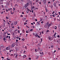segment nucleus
<instances>
[{"label": "nucleus", "instance_id": "obj_5", "mask_svg": "<svg viewBox=\"0 0 60 60\" xmlns=\"http://www.w3.org/2000/svg\"><path fill=\"white\" fill-rule=\"evenodd\" d=\"M47 25L48 27H50V24L49 23V22L47 23Z\"/></svg>", "mask_w": 60, "mask_h": 60}, {"label": "nucleus", "instance_id": "obj_17", "mask_svg": "<svg viewBox=\"0 0 60 60\" xmlns=\"http://www.w3.org/2000/svg\"><path fill=\"white\" fill-rule=\"evenodd\" d=\"M30 31H33V29H31L30 30Z\"/></svg>", "mask_w": 60, "mask_h": 60}, {"label": "nucleus", "instance_id": "obj_54", "mask_svg": "<svg viewBox=\"0 0 60 60\" xmlns=\"http://www.w3.org/2000/svg\"><path fill=\"white\" fill-rule=\"evenodd\" d=\"M6 49H7V50H8V47H7V48H6Z\"/></svg>", "mask_w": 60, "mask_h": 60}, {"label": "nucleus", "instance_id": "obj_34", "mask_svg": "<svg viewBox=\"0 0 60 60\" xmlns=\"http://www.w3.org/2000/svg\"><path fill=\"white\" fill-rule=\"evenodd\" d=\"M38 38H41V36H39V35L38 36Z\"/></svg>", "mask_w": 60, "mask_h": 60}, {"label": "nucleus", "instance_id": "obj_64", "mask_svg": "<svg viewBox=\"0 0 60 60\" xmlns=\"http://www.w3.org/2000/svg\"><path fill=\"white\" fill-rule=\"evenodd\" d=\"M8 10L9 11H10V8L9 9V8H8Z\"/></svg>", "mask_w": 60, "mask_h": 60}, {"label": "nucleus", "instance_id": "obj_60", "mask_svg": "<svg viewBox=\"0 0 60 60\" xmlns=\"http://www.w3.org/2000/svg\"><path fill=\"white\" fill-rule=\"evenodd\" d=\"M55 52H56V50H55L54 51V53H55Z\"/></svg>", "mask_w": 60, "mask_h": 60}, {"label": "nucleus", "instance_id": "obj_11", "mask_svg": "<svg viewBox=\"0 0 60 60\" xmlns=\"http://www.w3.org/2000/svg\"><path fill=\"white\" fill-rule=\"evenodd\" d=\"M53 5L54 6H55L56 5V4L54 2Z\"/></svg>", "mask_w": 60, "mask_h": 60}, {"label": "nucleus", "instance_id": "obj_20", "mask_svg": "<svg viewBox=\"0 0 60 60\" xmlns=\"http://www.w3.org/2000/svg\"><path fill=\"white\" fill-rule=\"evenodd\" d=\"M4 41H5V38H3Z\"/></svg>", "mask_w": 60, "mask_h": 60}, {"label": "nucleus", "instance_id": "obj_40", "mask_svg": "<svg viewBox=\"0 0 60 60\" xmlns=\"http://www.w3.org/2000/svg\"><path fill=\"white\" fill-rule=\"evenodd\" d=\"M18 33H20V31H19V30H18Z\"/></svg>", "mask_w": 60, "mask_h": 60}, {"label": "nucleus", "instance_id": "obj_56", "mask_svg": "<svg viewBox=\"0 0 60 60\" xmlns=\"http://www.w3.org/2000/svg\"><path fill=\"white\" fill-rule=\"evenodd\" d=\"M16 38V39H19V37H18Z\"/></svg>", "mask_w": 60, "mask_h": 60}, {"label": "nucleus", "instance_id": "obj_59", "mask_svg": "<svg viewBox=\"0 0 60 60\" xmlns=\"http://www.w3.org/2000/svg\"><path fill=\"white\" fill-rule=\"evenodd\" d=\"M26 13H28V12H29V11H26Z\"/></svg>", "mask_w": 60, "mask_h": 60}, {"label": "nucleus", "instance_id": "obj_12", "mask_svg": "<svg viewBox=\"0 0 60 60\" xmlns=\"http://www.w3.org/2000/svg\"><path fill=\"white\" fill-rule=\"evenodd\" d=\"M50 7L51 8V9H52V8L53 7V5L51 6H50Z\"/></svg>", "mask_w": 60, "mask_h": 60}, {"label": "nucleus", "instance_id": "obj_27", "mask_svg": "<svg viewBox=\"0 0 60 60\" xmlns=\"http://www.w3.org/2000/svg\"><path fill=\"white\" fill-rule=\"evenodd\" d=\"M40 54H43V52H42V53H41V52H40Z\"/></svg>", "mask_w": 60, "mask_h": 60}, {"label": "nucleus", "instance_id": "obj_4", "mask_svg": "<svg viewBox=\"0 0 60 60\" xmlns=\"http://www.w3.org/2000/svg\"><path fill=\"white\" fill-rule=\"evenodd\" d=\"M15 49H16V51H19V48L18 47H15Z\"/></svg>", "mask_w": 60, "mask_h": 60}, {"label": "nucleus", "instance_id": "obj_39", "mask_svg": "<svg viewBox=\"0 0 60 60\" xmlns=\"http://www.w3.org/2000/svg\"><path fill=\"white\" fill-rule=\"evenodd\" d=\"M13 54H11V56H13Z\"/></svg>", "mask_w": 60, "mask_h": 60}, {"label": "nucleus", "instance_id": "obj_19", "mask_svg": "<svg viewBox=\"0 0 60 60\" xmlns=\"http://www.w3.org/2000/svg\"><path fill=\"white\" fill-rule=\"evenodd\" d=\"M36 9H37V10H38V9L37 8H35V10H36Z\"/></svg>", "mask_w": 60, "mask_h": 60}, {"label": "nucleus", "instance_id": "obj_41", "mask_svg": "<svg viewBox=\"0 0 60 60\" xmlns=\"http://www.w3.org/2000/svg\"><path fill=\"white\" fill-rule=\"evenodd\" d=\"M1 58H2V59H4V57H2Z\"/></svg>", "mask_w": 60, "mask_h": 60}, {"label": "nucleus", "instance_id": "obj_14", "mask_svg": "<svg viewBox=\"0 0 60 60\" xmlns=\"http://www.w3.org/2000/svg\"><path fill=\"white\" fill-rule=\"evenodd\" d=\"M34 18H35L34 17H32V19H33V20H34V19H35Z\"/></svg>", "mask_w": 60, "mask_h": 60}, {"label": "nucleus", "instance_id": "obj_55", "mask_svg": "<svg viewBox=\"0 0 60 60\" xmlns=\"http://www.w3.org/2000/svg\"><path fill=\"white\" fill-rule=\"evenodd\" d=\"M8 25H10V24L9 23V22H8Z\"/></svg>", "mask_w": 60, "mask_h": 60}, {"label": "nucleus", "instance_id": "obj_52", "mask_svg": "<svg viewBox=\"0 0 60 60\" xmlns=\"http://www.w3.org/2000/svg\"><path fill=\"white\" fill-rule=\"evenodd\" d=\"M7 60H10V59H8V58H7Z\"/></svg>", "mask_w": 60, "mask_h": 60}, {"label": "nucleus", "instance_id": "obj_45", "mask_svg": "<svg viewBox=\"0 0 60 60\" xmlns=\"http://www.w3.org/2000/svg\"><path fill=\"white\" fill-rule=\"evenodd\" d=\"M25 49H27V47L26 46H25Z\"/></svg>", "mask_w": 60, "mask_h": 60}, {"label": "nucleus", "instance_id": "obj_10", "mask_svg": "<svg viewBox=\"0 0 60 60\" xmlns=\"http://www.w3.org/2000/svg\"><path fill=\"white\" fill-rule=\"evenodd\" d=\"M26 57V56L25 55H24L23 56V58H25V57Z\"/></svg>", "mask_w": 60, "mask_h": 60}, {"label": "nucleus", "instance_id": "obj_58", "mask_svg": "<svg viewBox=\"0 0 60 60\" xmlns=\"http://www.w3.org/2000/svg\"><path fill=\"white\" fill-rule=\"evenodd\" d=\"M6 11H7V12L8 11V10H7V9H6Z\"/></svg>", "mask_w": 60, "mask_h": 60}, {"label": "nucleus", "instance_id": "obj_6", "mask_svg": "<svg viewBox=\"0 0 60 60\" xmlns=\"http://www.w3.org/2000/svg\"><path fill=\"white\" fill-rule=\"evenodd\" d=\"M46 2H47L46 0H44L43 2L44 3V4H46Z\"/></svg>", "mask_w": 60, "mask_h": 60}, {"label": "nucleus", "instance_id": "obj_42", "mask_svg": "<svg viewBox=\"0 0 60 60\" xmlns=\"http://www.w3.org/2000/svg\"><path fill=\"white\" fill-rule=\"evenodd\" d=\"M8 35H10V34H8Z\"/></svg>", "mask_w": 60, "mask_h": 60}, {"label": "nucleus", "instance_id": "obj_9", "mask_svg": "<svg viewBox=\"0 0 60 60\" xmlns=\"http://www.w3.org/2000/svg\"><path fill=\"white\" fill-rule=\"evenodd\" d=\"M46 7H45V11H46V12H48V9H47V8H46Z\"/></svg>", "mask_w": 60, "mask_h": 60}, {"label": "nucleus", "instance_id": "obj_2", "mask_svg": "<svg viewBox=\"0 0 60 60\" xmlns=\"http://www.w3.org/2000/svg\"><path fill=\"white\" fill-rule=\"evenodd\" d=\"M15 46V43H12V44L11 45V47L13 48Z\"/></svg>", "mask_w": 60, "mask_h": 60}, {"label": "nucleus", "instance_id": "obj_46", "mask_svg": "<svg viewBox=\"0 0 60 60\" xmlns=\"http://www.w3.org/2000/svg\"><path fill=\"white\" fill-rule=\"evenodd\" d=\"M19 38V40H21V39L20 38Z\"/></svg>", "mask_w": 60, "mask_h": 60}, {"label": "nucleus", "instance_id": "obj_21", "mask_svg": "<svg viewBox=\"0 0 60 60\" xmlns=\"http://www.w3.org/2000/svg\"><path fill=\"white\" fill-rule=\"evenodd\" d=\"M51 48H53V47H54V45H52L51 46Z\"/></svg>", "mask_w": 60, "mask_h": 60}, {"label": "nucleus", "instance_id": "obj_26", "mask_svg": "<svg viewBox=\"0 0 60 60\" xmlns=\"http://www.w3.org/2000/svg\"><path fill=\"white\" fill-rule=\"evenodd\" d=\"M8 36H7L6 37H5L6 38H8Z\"/></svg>", "mask_w": 60, "mask_h": 60}, {"label": "nucleus", "instance_id": "obj_8", "mask_svg": "<svg viewBox=\"0 0 60 60\" xmlns=\"http://www.w3.org/2000/svg\"><path fill=\"white\" fill-rule=\"evenodd\" d=\"M37 23L38 24V25H40V21H38L37 22Z\"/></svg>", "mask_w": 60, "mask_h": 60}, {"label": "nucleus", "instance_id": "obj_23", "mask_svg": "<svg viewBox=\"0 0 60 60\" xmlns=\"http://www.w3.org/2000/svg\"><path fill=\"white\" fill-rule=\"evenodd\" d=\"M19 41V40H18L17 39L16 40V42H18Z\"/></svg>", "mask_w": 60, "mask_h": 60}, {"label": "nucleus", "instance_id": "obj_30", "mask_svg": "<svg viewBox=\"0 0 60 60\" xmlns=\"http://www.w3.org/2000/svg\"><path fill=\"white\" fill-rule=\"evenodd\" d=\"M57 37L58 38H60V37H59V35H58Z\"/></svg>", "mask_w": 60, "mask_h": 60}, {"label": "nucleus", "instance_id": "obj_61", "mask_svg": "<svg viewBox=\"0 0 60 60\" xmlns=\"http://www.w3.org/2000/svg\"><path fill=\"white\" fill-rule=\"evenodd\" d=\"M59 15H60V12H59Z\"/></svg>", "mask_w": 60, "mask_h": 60}, {"label": "nucleus", "instance_id": "obj_48", "mask_svg": "<svg viewBox=\"0 0 60 60\" xmlns=\"http://www.w3.org/2000/svg\"><path fill=\"white\" fill-rule=\"evenodd\" d=\"M41 42H42V38H41Z\"/></svg>", "mask_w": 60, "mask_h": 60}, {"label": "nucleus", "instance_id": "obj_31", "mask_svg": "<svg viewBox=\"0 0 60 60\" xmlns=\"http://www.w3.org/2000/svg\"><path fill=\"white\" fill-rule=\"evenodd\" d=\"M29 60H30L31 59V58H29Z\"/></svg>", "mask_w": 60, "mask_h": 60}, {"label": "nucleus", "instance_id": "obj_49", "mask_svg": "<svg viewBox=\"0 0 60 60\" xmlns=\"http://www.w3.org/2000/svg\"><path fill=\"white\" fill-rule=\"evenodd\" d=\"M31 25H34V23H31Z\"/></svg>", "mask_w": 60, "mask_h": 60}, {"label": "nucleus", "instance_id": "obj_53", "mask_svg": "<svg viewBox=\"0 0 60 60\" xmlns=\"http://www.w3.org/2000/svg\"><path fill=\"white\" fill-rule=\"evenodd\" d=\"M35 36H36V37H37V35H35Z\"/></svg>", "mask_w": 60, "mask_h": 60}, {"label": "nucleus", "instance_id": "obj_51", "mask_svg": "<svg viewBox=\"0 0 60 60\" xmlns=\"http://www.w3.org/2000/svg\"><path fill=\"white\" fill-rule=\"evenodd\" d=\"M20 17H23V15H21Z\"/></svg>", "mask_w": 60, "mask_h": 60}, {"label": "nucleus", "instance_id": "obj_3", "mask_svg": "<svg viewBox=\"0 0 60 60\" xmlns=\"http://www.w3.org/2000/svg\"><path fill=\"white\" fill-rule=\"evenodd\" d=\"M48 39H49V41H52V39H53V38H52V39H51V37H50L49 36L48 37Z\"/></svg>", "mask_w": 60, "mask_h": 60}, {"label": "nucleus", "instance_id": "obj_28", "mask_svg": "<svg viewBox=\"0 0 60 60\" xmlns=\"http://www.w3.org/2000/svg\"><path fill=\"white\" fill-rule=\"evenodd\" d=\"M24 0H21V1L22 2H23L24 1Z\"/></svg>", "mask_w": 60, "mask_h": 60}, {"label": "nucleus", "instance_id": "obj_57", "mask_svg": "<svg viewBox=\"0 0 60 60\" xmlns=\"http://www.w3.org/2000/svg\"><path fill=\"white\" fill-rule=\"evenodd\" d=\"M22 14H24V12H22Z\"/></svg>", "mask_w": 60, "mask_h": 60}, {"label": "nucleus", "instance_id": "obj_35", "mask_svg": "<svg viewBox=\"0 0 60 60\" xmlns=\"http://www.w3.org/2000/svg\"><path fill=\"white\" fill-rule=\"evenodd\" d=\"M13 11H14L15 10V8H13Z\"/></svg>", "mask_w": 60, "mask_h": 60}, {"label": "nucleus", "instance_id": "obj_37", "mask_svg": "<svg viewBox=\"0 0 60 60\" xmlns=\"http://www.w3.org/2000/svg\"><path fill=\"white\" fill-rule=\"evenodd\" d=\"M41 24H43V21H42V22H41Z\"/></svg>", "mask_w": 60, "mask_h": 60}, {"label": "nucleus", "instance_id": "obj_16", "mask_svg": "<svg viewBox=\"0 0 60 60\" xmlns=\"http://www.w3.org/2000/svg\"><path fill=\"white\" fill-rule=\"evenodd\" d=\"M36 59H38L39 58V56H37L36 57Z\"/></svg>", "mask_w": 60, "mask_h": 60}, {"label": "nucleus", "instance_id": "obj_33", "mask_svg": "<svg viewBox=\"0 0 60 60\" xmlns=\"http://www.w3.org/2000/svg\"><path fill=\"white\" fill-rule=\"evenodd\" d=\"M35 21H37V19H35Z\"/></svg>", "mask_w": 60, "mask_h": 60}, {"label": "nucleus", "instance_id": "obj_50", "mask_svg": "<svg viewBox=\"0 0 60 60\" xmlns=\"http://www.w3.org/2000/svg\"><path fill=\"white\" fill-rule=\"evenodd\" d=\"M6 19H9V18H8L7 17H6Z\"/></svg>", "mask_w": 60, "mask_h": 60}, {"label": "nucleus", "instance_id": "obj_29", "mask_svg": "<svg viewBox=\"0 0 60 60\" xmlns=\"http://www.w3.org/2000/svg\"><path fill=\"white\" fill-rule=\"evenodd\" d=\"M56 18H54V21H56Z\"/></svg>", "mask_w": 60, "mask_h": 60}, {"label": "nucleus", "instance_id": "obj_1", "mask_svg": "<svg viewBox=\"0 0 60 60\" xmlns=\"http://www.w3.org/2000/svg\"><path fill=\"white\" fill-rule=\"evenodd\" d=\"M28 5H29V3H27L26 4H25L24 7H25L26 9V7H27V6H28Z\"/></svg>", "mask_w": 60, "mask_h": 60}, {"label": "nucleus", "instance_id": "obj_47", "mask_svg": "<svg viewBox=\"0 0 60 60\" xmlns=\"http://www.w3.org/2000/svg\"><path fill=\"white\" fill-rule=\"evenodd\" d=\"M18 29H19V26L18 27Z\"/></svg>", "mask_w": 60, "mask_h": 60}, {"label": "nucleus", "instance_id": "obj_25", "mask_svg": "<svg viewBox=\"0 0 60 60\" xmlns=\"http://www.w3.org/2000/svg\"><path fill=\"white\" fill-rule=\"evenodd\" d=\"M33 7H32V8H33V9H34V6H33Z\"/></svg>", "mask_w": 60, "mask_h": 60}, {"label": "nucleus", "instance_id": "obj_13", "mask_svg": "<svg viewBox=\"0 0 60 60\" xmlns=\"http://www.w3.org/2000/svg\"><path fill=\"white\" fill-rule=\"evenodd\" d=\"M35 51L36 52H37V51H38V50L36 49H35Z\"/></svg>", "mask_w": 60, "mask_h": 60}, {"label": "nucleus", "instance_id": "obj_24", "mask_svg": "<svg viewBox=\"0 0 60 60\" xmlns=\"http://www.w3.org/2000/svg\"><path fill=\"white\" fill-rule=\"evenodd\" d=\"M55 15L54 14L53 15H52V16H53V17H55Z\"/></svg>", "mask_w": 60, "mask_h": 60}, {"label": "nucleus", "instance_id": "obj_44", "mask_svg": "<svg viewBox=\"0 0 60 60\" xmlns=\"http://www.w3.org/2000/svg\"><path fill=\"white\" fill-rule=\"evenodd\" d=\"M26 52V51H23V53H25V52Z\"/></svg>", "mask_w": 60, "mask_h": 60}, {"label": "nucleus", "instance_id": "obj_62", "mask_svg": "<svg viewBox=\"0 0 60 60\" xmlns=\"http://www.w3.org/2000/svg\"><path fill=\"white\" fill-rule=\"evenodd\" d=\"M49 32V30H47V32Z\"/></svg>", "mask_w": 60, "mask_h": 60}, {"label": "nucleus", "instance_id": "obj_63", "mask_svg": "<svg viewBox=\"0 0 60 60\" xmlns=\"http://www.w3.org/2000/svg\"><path fill=\"white\" fill-rule=\"evenodd\" d=\"M54 29H57V28H56V27H55Z\"/></svg>", "mask_w": 60, "mask_h": 60}, {"label": "nucleus", "instance_id": "obj_22", "mask_svg": "<svg viewBox=\"0 0 60 60\" xmlns=\"http://www.w3.org/2000/svg\"><path fill=\"white\" fill-rule=\"evenodd\" d=\"M18 56V55H16V56L15 57L16 58H17V56Z\"/></svg>", "mask_w": 60, "mask_h": 60}, {"label": "nucleus", "instance_id": "obj_32", "mask_svg": "<svg viewBox=\"0 0 60 60\" xmlns=\"http://www.w3.org/2000/svg\"><path fill=\"white\" fill-rule=\"evenodd\" d=\"M36 2H37H37H38V1H39V0H37L36 1Z\"/></svg>", "mask_w": 60, "mask_h": 60}, {"label": "nucleus", "instance_id": "obj_36", "mask_svg": "<svg viewBox=\"0 0 60 60\" xmlns=\"http://www.w3.org/2000/svg\"><path fill=\"white\" fill-rule=\"evenodd\" d=\"M22 40H24V38H22Z\"/></svg>", "mask_w": 60, "mask_h": 60}, {"label": "nucleus", "instance_id": "obj_43", "mask_svg": "<svg viewBox=\"0 0 60 60\" xmlns=\"http://www.w3.org/2000/svg\"><path fill=\"white\" fill-rule=\"evenodd\" d=\"M2 8H4V7L3 6V5H2Z\"/></svg>", "mask_w": 60, "mask_h": 60}, {"label": "nucleus", "instance_id": "obj_38", "mask_svg": "<svg viewBox=\"0 0 60 60\" xmlns=\"http://www.w3.org/2000/svg\"><path fill=\"white\" fill-rule=\"evenodd\" d=\"M28 30H26V33H28Z\"/></svg>", "mask_w": 60, "mask_h": 60}, {"label": "nucleus", "instance_id": "obj_18", "mask_svg": "<svg viewBox=\"0 0 60 60\" xmlns=\"http://www.w3.org/2000/svg\"><path fill=\"white\" fill-rule=\"evenodd\" d=\"M56 32H55V33L54 34V35H53V36H55L56 35Z\"/></svg>", "mask_w": 60, "mask_h": 60}, {"label": "nucleus", "instance_id": "obj_15", "mask_svg": "<svg viewBox=\"0 0 60 60\" xmlns=\"http://www.w3.org/2000/svg\"><path fill=\"white\" fill-rule=\"evenodd\" d=\"M40 49H41V48H40L38 47V50H39H39H40Z\"/></svg>", "mask_w": 60, "mask_h": 60}, {"label": "nucleus", "instance_id": "obj_7", "mask_svg": "<svg viewBox=\"0 0 60 60\" xmlns=\"http://www.w3.org/2000/svg\"><path fill=\"white\" fill-rule=\"evenodd\" d=\"M17 21L15 22H14V24L15 25H17Z\"/></svg>", "mask_w": 60, "mask_h": 60}]
</instances>
